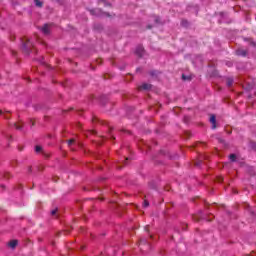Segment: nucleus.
I'll list each match as a JSON object with an SVG mask.
<instances>
[{"mask_svg": "<svg viewBox=\"0 0 256 256\" xmlns=\"http://www.w3.org/2000/svg\"><path fill=\"white\" fill-rule=\"evenodd\" d=\"M50 32H51V25L50 24H45L42 27V33H44V35H49Z\"/></svg>", "mask_w": 256, "mask_h": 256, "instance_id": "nucleus-1", "label": "nucleus"}, {"mask_svg": "<svg viewBox=\"0 0 256 256\" xmlns=\"http://www.w3.org/2000/svg\"><path fill=\"white\" fill-rule=\"evenodd\" d=\"M210 123L212 124V129H217V120H216V117L215 115H211L210 116Z\"/></svg>", "mask_w": 256, "mask_h": 256, "instance_id": "nucleus-2", "label": "nucleus"}, {"mask_svg": "<svg viewBox=\"0 0 256 256\" xmlns=\"http://www.w3.org/2000/svg\"><path fill=\"white\" fill-rule=\"evenodd\" d=\"M143 53H144V49L142 48V46H138L136 48V55H138V57H143Z\"/></svg>", "mask_w": 256, "mask_h": 256, "instance_id": "nucleus-3", "label": "nucleus"}, {"mask_svg": "<svg viewBox=\"0 0 256 256\" xmlns=\"http://www.w3.org/2000/svg\"><path fill=\"white\" fill-rule=\"evenodd\" d=\"M17 240H11L8 245L11 249H15L17 247Z\"/></svg>", "mask_w": 256, "mask_h": 256, "instance_id": "nucleus-4", "label": "nucleus"}, {"mask_svg": "<svg viewBox=\"0 0 256 256\" xmlns=\"http://www.w3.org/2000/svg\"><path fill=\"white\" fill-rule=\"evenodd\" d=\"M140 89H144L145 91H148V89H151V84H142Z\"/></svg>", "mask_w": 256, "mask_h": 256, "instance_id": "nucleus-5", "label": "nucleus"}, {"mask_svg": "<svg viewBox=\"0 0 256 256\" xmlns=\"http://www.w3.org/2000/svg\"><path fill=\"white\" fill-rule=\"evenodd\" d=\"M237 55H242L243 57H245V55H247V52L243 50H237Z\"/></svg>", "mask_w": 256, "mask_h": 256, "instance_id": "nucleus-6", "label": "nucleus"}, {"mask_svg": "<svg viewBox=\"0 0 256 256\" xmlns=\"http://www.w3.org/2000/svg\"><path fill=\"white\" fill-rule=\"evenodd\" d=\"M35 151H36V153H41V152L43 151V147H41V146H36V147H35Z\"/></svg>", "mask_w": 256, "mask_h": 256, "instance_id": "nucleus-7", "label": "nucleus"}, {"mask_svg": "<svg viewBox=\"0 0 256 256\" xmlns=\"http://www.w3.org/2000/svg\"><path fill=\"white\" fill-rule=\"evenodd\" d=\"M35 5H36V7H42L43 3H41V1H39V0H35Z\"/></svg>", "mask_w": 256, "mask_h": 256, "instance_id": "nucleus-8", "label": "nucleus"}, {"mask_svg": "<svg viewBox=\"0 0 256 256\" xmlns=\"http://www.w3.org/2000/svg\"><path fill=\"white\" fill-rule=\"evenodd\" d=\"M229 159H230V161H235V159H237V156H235V154H231L229 156Z\"/></svg>", "mask_w": 256, "mask_h": 256, "instance_id": "nucleus-9", "label": "nucleus"}, {"mask_svg": "<svg viewBox=\"0 0 256 256\" xmlns=\"http://www.w3.org/2000/svg\"><path fill=\"white\" fill-rule=\"evenodd\" d=\"M75 143V140L74 139H71L68 141V145L69 147H71V145H73Z\"/></svg>", "mask_w": 256, "mask_h": 256, "instance_id": "nucleus-10", "label": "nucleus"}, {"mask_svg": "<svg viewBox=\"0 0 256 256\" xmlns=\"http://www.w3.org/2000/svg\"><path fill=\"white\" fill-rule=\"evenodd\" d=\"M149 205V202L147 200L144 201L143 207H147Z\"/></svg>", "mask_w": 256, "mask_h": 256, "instance_id": "nucleus-11", "label": "nucleus"}, {"mask_svg": "<svg viewBox=\"0 0 256 256\" xmlns=\"http://www.w3.org/2000/svg\"><path fill=\"white\" fill-rule=\"evenodd\" d=\"M51 215H57V209L51 211Z\"/></svg>", "mask_w": 256, "mask_h": 256, "instance_id": "nucleus-12", "label": "nucleus"}, {"mask_svg": "<svg viewBox=\"0 0 256 256\" xmlns=\"http://www.w3.org/2000/svg\"><path fill=\"white\" fill-rule=\"evenodd\" d=\"M28 47H29V42L24 44V49H28Z\"/></svg>", "mask_w": 256, "mask_h": 256, "instance_id": "nucleus-13", "label": "nucleus"}, {"mask_svg": "<svg viewBox=\"0 0 256 256\" xmlns=\"http://www.w3.org/2000/svg\"><path fill=\"white\" fill-rule=\"evenodd\" d=\"M15 127H16V129H18V130H21V129H22L21 125H15Z\"/></svg>", "mask_w": 256, "mask_h": 256, "instance_id": "nucleus-14", "label": "nucleus"}, {"mask_svg": "<svg viewBox=\"0 0 256 256\" xmlns=\"http://www.w3.org/2000/svg\"><path fill=\"white\" fill-rule=\"evenodd\" d=\"M233 84V81H229L228 85L231 86Z\"/></svg>", "mask_w": 256, "mask_h": 256, "instance_id": "nucleus-15", "label": "nucleus"}, {"mask_svg": "<svg viewBox=\"0 0 256 256\" xmlns=\"http://www.w3.org/2000/svg\"><path fill=\"white\" fill-rule=\"evenodd\" d=\"M3 113V111L0 110V115Z\"/></svg>", "mask_w": 256, "mask_h": 256, "instance_id": "nucleus-16", "label": "nucleus"}]
</instances>
